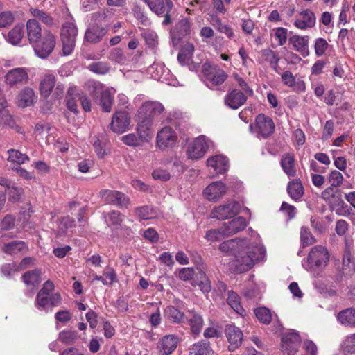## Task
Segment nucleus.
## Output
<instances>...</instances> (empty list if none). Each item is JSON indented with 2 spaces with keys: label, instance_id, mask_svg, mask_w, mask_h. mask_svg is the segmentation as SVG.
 Wrapping results in <instances>:
<instances>
[{
  "label": "nucleus",
  "instance_id": "obj_15",
  "mask_svg": "<svg viewBox=\"0 0 355 355\" xmlns=\"http://www.w3.org/2000/svg\"><path fill=\"white\" fill-rule=\"evenodd\" d=\"M227 187L220 181L214 182L209 184L203 191L206 199L211 202L219 200L226 193Z\"/></svg>",
  "mask_w": 355,
  "mask_h": 355
},
{
  "label": "nucleus",
  "instance_id": "obj_46",
  "mask_svg": "<svg viewBox=\"0 0 355 355\" xmlns=\"http://www.w3.org/2000/svg\"><path fill=\"white\" fill-rule=\"evenodd\" d=\"M212 349L208 341H200L194 344L191 349V354L193 355H211Z\"/></svg>",
  "mask_w": 355,
  "mask_h": 355
},
{
  "label": "nucleus",
  "instance_id": "obj_2",
  "mask_svg": "<svg viewBox=\"0 0 355 355\" xmlns=\"http://www.w3.org/2000/svg\"><path fill=\"white\" fill-rule=\"evenodd\" d=\"M202 73L205 85L211 89L220 86L227 78V74L223 69L209 63L203 64Z\"/></svg>",
  "mask_w": 355,
  "mask_h": 355
},
{
  "label": "nucleus",
  "instance_id": "obj_54",
  "mask_svg": "<svg viewBox=\"0 0 355 355\" xmlns=\"http://www.w3.org/2000/svg\"><path fill=\"white\" fill-rule=\"evenodd\" d=\"M197 278L199 280L198 284L200 290L204 293H208L211 289V282L207 277L205 272L202 270H200L197 275Z\"/></svg>",
  "mask_w": 355,
  "mask_h": 355
},
{
  "label": "nucleus",
  "instance_id": "obj_31",
  "mask_svg": "<svg viewBox=\"0 0 355 355\" xmlns=\"http://www.w3.org/2000/svg\"><path fill=\"white\" fill-rule=\"evenodd\" d=\"M115 93L116 91L113 88H107L99 95V104L103 112L111 111Z\"/></svg>",
  "mask_w": 355,
  "mask_h": 355
},
{
  "label": "nucleus",
  "instance_id": "obj_62",
  "mask_svg": "<svg viewBox=\"0 0 355 355\" xmlns=\"http://www.w3.org/2000/svg\"><path fill=\"white\" fill-rule=\"evenodd\" d=\"M151 69H155L157 71V74L153 75L155 79L161 82L168 80L166 76L168 75V71L165 70L162 66L158 64L153 65L151 67Z\"/></svg>",
  "mask_w": 355,
  "mask_h": 355
},
{
  "label": "nucleus",
  "instance_id": "obj_1",
  "mask_svg": "<svg viewBox=\"0 0 355 355\" xmlns=\"http://www.w3.org/2000/svg\"><path fill=\"white\" fill-rule=\"evenodd\" d=\"M219 250L233 257L230 262V268L239 273L249 270L266 255V249L262 245L247 239L225 241L220 244Z\"/></svg>",
  "mask_w": 355,
  "mask_h": 355
},
{
  "label": "nucleus",
  "instance_id": "obj_40",
  "mask_svg": "<svg viewBox=\"0 0 355 355\" xmlns=\"http://www.w3.org/2000/svg\"><path fill=\"white\" fill-rule=\"evenodd\" d=\"M228 305L238 314L243 315L245 313L244 309L241 304V299L239 295L233 291H228L227 297Z\"/></svg>",
  "mask_w": 355,
  "mask_h": 355
},
{
  "label": "nucleus",
  "instance_id": "obj_44",
  "mask_svg": "<svg viewBox=\"0 0 355 355\" xmlns=\"http://www.w3.org/2000/svg\"><path fill=\"white\" fill-rule=\"evenodd\" d=\"M8 161L12 163L17 164L19 165L23 164L30 159L29 157L26 154L21 153L17 149L8 150Z\"/></svg>",
  "mask_w": 355,
  "mask_h": 355
},
{
  "label": "nucleus",
  "instance_id": "obj_14",
  "mask_svg": "<svg viewBox=\"0 0 355 355\" xmlns=\"http://www.w3.org/2000/svg\"><path fill=\"white\" fill-rule=\"evenodd\" d=\"M130 122V116L128 112L118 111L112 116L110 128L114 132L123 133L128 129Z\"/></svg>",
  "mask_w": 355,
  "mask_h": 355
},
{
  "label": "nucleus",
  "instance_id": "obj_12",
  "mask_svg": "<svg viewBox=\"0 0 355 355\" xmlns=\"http://www.w3.org/2000/svg\"><path fill=\"white\" fill-rule=\"evenodd\" d=\"M164 110V105L159 101H146L144 103L137 111V118H150L153 122L155 117L162 114Z\"/></svg>",
  "mask_w": 355,
  "mask_h": 355
},
{
  "label": "nucleus",
  "instance_id": "obj_23",
  "mask_svg": "<svg viewBox=\"0 0 355 355\" xmlns=\"http://www.w3.org/2000/svg\"><path fill=\"white\" fill-rule=\"evenodd\" d=\"M309 37L307 35L301 36L295 35L289 37L288 42L292 48L300 53L304 58L309 55Z\"/></svg>",
  "mask_w": 355,
  "mask_h": 355
},
{
  "label": "nucleus",
  "instance_id": "obj_10",
  "mask_svg": "<svg viewBox=\"0 0 355 355\" xmlns=\"http://www.w3.org/2000/svg\"><path fill=\"white\" fill-rule=\"evenodd\" d=\"M99 196L103 202L116 205L120 208L128 207L130 202L129 198L118 191L101 190L99 193Z\"/></svg>",
  "mask_w": 355,
  "mask_h": 355
},
{
  "label": "nucleus",
  "instance_id": "obj_27",
  "mask_svg": "<svg viewBox=\"0 0 355 355\" xmlns=\"http://www.w3.org/2000/svg\"><path fill=\"white\" fill-rule=\"evenodd\" d=\"M4 37L7 42L13 46L21 45L24 37V25L17 24L4 35Z\"/></svg>",
  "mask_w": 355,
  "mask_h": 355
},
{
  "label": "nucleus",
  "instance_id": "obj_7",
  "mask_svg": "<svg viewBox=\"0 0 355 355\" xmlns=\"http://www.w3.org/2000/svg\"><path fill=\"white\" fill-rule=\"evenodd\" d=\"M55 37L50 31H46L42 38L37 43L33 44L35 54L40 58H46L55 46Z\"/></svg>",
  "mask_w": 355,
  "mask_h": 355
},
{
  "label": "nucleus",
  "instance_id": "obj_18",
  "mask_svg": "<svg viewBox=\"0 0 355 355\" xmlns=\"http://www.w3.org/2000/svg\"><path fill=\"white\" fill-rule=\"evenodd\" d=\"M5 79L6 83L10 86L25 83L28 80V71L23 67L15 68L8 71Z\"/></svg>",
  "mask_w": 355,
  "mask_h": 355
},
{
  "label": "nucleus",
  "instance_id": "obj_4",
  "mask_svg": "<svg viewBox=\"0 0 355 355\" xmlns=\"http://www.w3.org/2000/svg\"><path fill=\"white\" fill-rule=\"evenodd\" d=\"M329 260L327 249L322 245L313 247L307 257L308 266L310 271L324 268Z\"/></svg>",
  "mask_w": 355,
  "mask_h": 355
},
{
  "label": "nucleus",
  "instance_id": "obj_21",
  "mask_svg": "<svg viewBox=\"0 0 355 355\" xmlns=\"http://www.w3.org/2000/svg\"><path fill=\"white\" fill-rule=\"evenodd\" d=\"M225 335L230 343L228 347L230 351H234L241 345L243 333L239 328L233 324H229L225 328Z\"/></svg>",
  "mask_w": 355,
  "mask_h": 355
},
{
  "label": "nucleus",
  "instance_id": "obj_16",
  "mask_svg": "<svg viewBox=\"0 0 355 355\" xmlns=\"http://www.w3.org/2000/svg\"><path fill=\"white\" fill-rule=\"evenodd\" d=\"M37 101V95L30 87H24L18 93L16 104L19 107L33 106Z\"/></svg>",
  "mask_w": 355,
  "mask_h": 355
},
{
  "label": "nucleus",
  "instance_id": "obj_45",
  "mask_svg": "<svg viewBox=\"0 0 355 355\" xmlns=\"http://www.w3.org/2000/svg\"><path fill=\"white\" fill-rule=\"evenodd\" d=\"M85 87L87 92L94 98L98 97L105 89V86L100 83L94 80H89L85 83Z\"/></svg>",
  "mask_w": 355,
  "mask_h": 355
},
{
  "label": "nucleus",
  "instance_id": "obj_29",
  "mask_svg": "<svg viewBox=\"0 0 355 355\" xmlns=\"http://www.w3.org/2000/svg\"><path fill=\"white\" fill-rule=\"evenodd\" d=\"M178 338L174 335H166L158 343V347L162 355H169L177 347Z\"/></svg>",
  "mask_w": 355,
  "mask_h": 355
},
{
  "label": "nucleus",
  "instance_id": "obj_59",
  "mask_svg": "<svg viewBox=\"0 0 355 355\" xmlns=\"http://www.w3.org/2000/svg\"><path fill=\"white\" fill-rule=\"evenodd\" d=\"M329 44L324 38H317L315 41L314 49L317 56H322L327 50Z\"/></svg>",
  "mask_w": 355,
  "mask_h": 355
},
{
  "label": "nucleus",
  "instance_id": "obj_42",
  "mask_svg": "<svg viewBox=\"0 0 355 355\" xmlns=\"http://www.w3.org/2000/svg\"><path fill=\"white\" fill-rule=\"evenodd\" d=\"M287 191L292 199L297 200L302 196L304 188L300 182L293 181L288 183Z\"/></svg>",
  "mask_w": 355,
  "mask_h": 355
},
{
  "label": "nucleus",
  "instance_id": "obj_60",
  "mask_svg": "<svg viewBox=\"0 0 355 355\" xmlns=\"http://www.w3.org/2000/svg\"><path fill=\"white\" fill-rule=\"evenodd\" d=\"M7 192L9 200L15 202L20 199L22 195V189L16 186L8 187Z\"/></svg>",
  "mask_w": 355,
  "mask_h": 355
},
{
  "label": "nucleus",
  "instance_id": "obj_58",
  "mask_svg": "<svg viewBox=\"0 0 355 355\" xmlns=\"http://www.w3.org/2000/svg\"><path fill=\"white\" fill-rule=\"evenodd\" d=\"M342 348L347 353L355 352V334H350L345 338L343 342Z\"/></svg>",
  "mask_w": 355,
  "mask_h": 355
},
{
  "label": "nucleus",
  "instance_id": "obj_17",
  "mask_svg": "<svg viewBox=\"0 0 355 355\" xmlns=\"http://www.w3.org/2000/svg\"><path fill=\"white\" fill-rule=\"evenodd\" d=\"M138 124L137 125V132L139 138L142 141H150L153 136L154 122L150 118H137Z\"/></svg>",
  "mask_w": 355,
  "mask_h": 355
},
{
  "label": "nucleus",
  "instance_id": "obj_30",
  "mask_svg": "<svg viewBox=\"0 0 355 355\" xmlns=\"http://www.w3.org/2000/svg\"><path fill=\"white\" fill-rule=\"evenodd\" d=\"M55 76L51 73H46L40 83V92L42 96L47 98L50 96L55 85Z\"/></svg>",
  "mask_w": 355,
  "mask_h": 355
},
{
  "label": "nucleus",
  "instance_id": "obj_49",
  "mask_svg": "<svg viewBox=\"0 0 355 355\" xmlns=\"http://www.w3.org/2000/svg\"><path fill=\"white\" fill-rule=\"evenodd\" d=\"M22 279L26 285L37 286L40 282V272L37 270L28 271L22 276Z\"/></svg>",
  "mask_w": 355,
  "mask_h": 355
},
{
  "label": "nucleus",
  "instance_id": "obj_28",
  "mask_svg": "<svg viewBox=\"0 0 355 355\" xmlns=\"http://www.w3.org/2000/svg\"><path fill=\"white\" fill-rule=\"evenodd\" d=\"M247 225V222L243 217H237L228 223H225L223 225L224 228L225 234L227 236L236 234L245 229Z\"/></svg>",
  "mask_w": 355,
  "mask_h": 355
},
{
  "label": "nucleus",
  "instance_id": "obj_33",
  "mask_svg": "<svg viewBox=\"0 0 355 355\" xmlns=\"http://www.w3.org/2000/svg\"><path fill=\"white\" fill-rule=\"evenodd\" d=\"M106 29L98 26H92L88 28L85 34V39L91 43H97L106 34Z\"/></svg>",
  "mask_w": 355,
  "mask_h": 355
},
{
  "label": "nucleus",
  "instance_id": "obj_34",
  "mask_svg": "<svg viewBox=\"0 0 355 355\" xmlns=\"http://www.w3.org/2000/svg\"><path fill=\"white\" fill-rule=\"evenodd\" d=\"M30 15L33 17L32 19L40 21L42 23L48 26H51L54 24V19L50 14L40 10L35 7H31L28 10Z\"/></svg>",
  "mask_w": 355,
  "mask_h": 355
},
{
  "label": "nucleus",
  "instance_id": "obj_51",
  "mask_svg": "<svg viewBox=\"0 0 355 355\" xmlns=\"http://www.w3.org/2000/svg\"><path fill=\"white\" fill-rule=\"evenodd\" d=\"M300 240L303 247L313 244L316 240L306 227H302L300 231Z\"/></svg>",
  "mask_w": 355,
  "mask_h": 355
},
{
  "label": "nucleus",
  "instance_id": "obj_20",
  "mask_svg": "<svg viewBox=\"0 0 355 355\" xmlns=\"http://www.w3.org/2000/svg\"><path fill=\"white\" fill-rule=\"evenodd\" d=\"M191 31V25L188 19L180 20L171 32V37L174 46L178 45L180 40L187 36Z\"/></svg>",
  "mask_w": 355,
  "mask_h": 355
},
{
  "label": "nucleus",
  "instance_id": "obj_64",
  "mask_svg": "<svg viewBox=\"0 0 355 355\" xmlns=\"http://www.w3.org/2000/svg\"><path fill=\"white\" fill-rule=\"evenodd\" d=\"M281 78L284 85L288 87H294L295 85V78L289 71L283 72L281 75Z\"/></svg>",
  "mask_w": 355,
  "mask_h": 355
},
{
  "label": "nucleus",
  "instance_id": "obj_8",
  "mask_svg": "<svg viewBox=\"0 0 355 355\" xmlns=\"http://www.w3.org/2000/svg\"><path fill=\"white\" fill-rule=\"evenodd\" d=\"M241 205L235 201H230L226 204L215 207L210 216L218 220H225L237 215L240 212Z\"/></svg>",
  "mask_w": 355,
  "mask_h": 355
},
{
  "label": "nucleus",
  "instance_id": "obj_39",
  "mask_svg": "<svg viewBox=\"0 0 355 355\" xmlns=\"http://www.w3.org/2000/svg\"><path fill=\"white\" fill-rule=\"evenodd\" d=\"M164 316L166 319L174 323H182L185 320L184 313L179 311L173 306H168L164 311Z\"/></svg>",
  "mask_w": 355,
  "mask_h": 355
},
{
  "label": "nucleus",
  "instance_id": "obj_57",
  "mask_svg": "<svg viewBox=\"0 0 355 355\" xmlns=\"http://www.w3.org/2000/svg\"><path fill=\"white\" fill-rule=\"evenodd\" d=\"M287 32V29L282 27H279L273 30L272 36L279 46H283L286 44L288 37Z\"/></svg>",
  "mask_w": 355,
  "mask_h": 355
},
{
  "label": "nucleus",
  "instance_id": "obj_26",
  "mask_svg": "<svg viewBox=\"0 0 355 355\" xmlns=\"http://www.w3.org/2000/svg\"><path fill=\"white\" fill-rule=\"evenodd\" d=\"M247 100L245 95L236 89H233L225 97V104L229 107L236 110L243 105Z\"/></svg>",
  "mask_w": 355,
  "mask_h": 355
},
{
  "label": "nucleus",
  "instance_id": "obj_56",
  "mask_svg": "<svg viewBox=\"0 0 355 355\" xmlns=\"http://www.w3.org/2000/svg\"><path fill=\"white\" fill-rule=\"evenodd\" d=\"M15 17L12 12L10 10L0 12V28H6L10 26L15 21Z\"/></svg>",
  "mask_w": 355,
  "mask_h": 355
},
{
  "label": "nucleus",
  "instance_id": "obj_3",
  "mask_svg": "<svg viewBox=\"0 0 355 355\" xmlns=\"http://www.w3.org/2000/svg\"><path fill=\"white\" fill-rule=\"evenodd\" d=\"M78 28L73 21L63 24L60 37L62 43V51L64 55H70L75 47Z\"/></svg>",
  "mask_w": 355,
  "mask_h": 355
},
{
  "label": "nucleus",
  "instance_id": "obj_35",
  "mask_svg": "<svg viewBox=\"0 0 355 355\" xmlns=\"http://www.w3.org/2000/svg\"><path fill=\"white\" fill-rule=\"evenodd\" d=\"M338 321L345 327H355V309H346L337 315Z\"/></svg>",
  "mask_w": 355,
  "mask_h": 355
},
{
  "label": "nucleus",
  "instance_id": "obj_50",
  "mask_svg": "<svg viewBox=\"0 0 355 355\" xmlns=\"http://www.w3.org/2000/svg\"><path fill=\"white\" fill-rule=\"evenodd\" d=\"M109 64L105 62H92L88 66L89 71L99 75H104L110 70Z\"/></svg>",
  "mask_w": 355,
  "mask_h": 355
},
{
  "label": "nucleus",
  "instance_id": "obj_63",
  "mask_svg": "<svg viewBox=\"0 0 355 355\" xmlns=\"http://www.w3.org/2000/svg\"><path fill=\"white\" fill-rule=\"evenodd\" d=\"M343 180V175L338 171L334 170L329 174V182L334 187L340 186L342 184Z\"/></svg>",
  "mask_w": 355,
  "mask_h": 355
},
{
  "label": "nucleus",
  "instance_id": "obj_43",
  "mask_svg": "<svg viewBox=\"0 0 355 355\" xmlns=\"http://www.w3.org/2000/svg\"><path fill=\"white\" fill-rule=\"evenodd\" d=\"M211 24L218 32L225 34L229 39L233 40L234 38L235 34L232 27L223 24L219 18H212Z\"/></svg>",
  "mask_w": 355,
  "mask_h": 355
},
{
  "label": "nucleus",
  "instance_id": "obj_22",
  "mask_svg": "<svg viewBox=\"0 0 355 355\" xmlns=\"http://www.w3.org/2000/svg\"><path fill=\"white\" fill-rule=\"evenodd\" d=\"M207 166L214 173L223 174L228 170V159L223 155H214L207 159Z\"/></svg>",
  "mask_w": 355,
  "mask_h": 355
},
{
  "label": "nucleus",
  "instance_id": "obj_48",
  "mask_svg": "<svg viewBox=\"0 0 355 355\" xmlns=\"http://www.w3.org/2000/svg\"><path fill=\"white\" fill-rule=\"evenodd\" d=\"M254 314L257 318L263 324H268L272 320V313L266 307H259L254 310Z\"/></svg>",
  "mask_w": 355,
  "mask_h": 355
},
{
  "label": "nucleus",
  "instance_id": "obj_24",
  "mask_svg": "<svg viewBox=\"0 0 355 355\" xmlns=\"http://www.w3.org/2000/svg\"><path fill=\"white\" fill-rule=\"evenodd\" d=\"M279 60L277 53L270 49H263L259 53V63L261 64H268L275 72H278Z\"/></svg>",
  "mask_w": 355,
  "mask_h": 355
},
{
  "label": "nucleus",
  "instance_id": "obj_36",
  "mask_svg": "<svg viewBox=\"0 0 355 355\" xmlns=\"http://www.w3.org/2000/svg\"><path fill=\"white\" fill-rule=\"evenodd\" d=\"M280 164L284 172L289 178L295 175V159L293 155L288 153L282 155Z\"/></svg>",
  "mask_w": 355,
  "mask_h": 355
},
{
  "label": "nucleus",
  "instance_id": "obj_47",
  "mask_svg": "<svg viewBox=\"0 0 355 355\" xmlns=\"http://www.w3.org/2000/svg\"><path fill=\"white\" fill-rule=\"evenodd\" d=\"M75 226V220L70 216L63 217L58 225V232L60 234H67L71 232V229Z\"/></svg>",
  "mask_w": 355,
  "mask_h": 355
},
{
  "label": "nucleus",
  "instance_id": "obj_38",
  "mask_svg": "<svg viewBox=\"0 0 355 355\" xmlns=\"http://www.w3.org/2000/svg\"><path fill=\"white\" fill-rule=\"evenodd\" d=\"M28 247L26 244L22 241H13L12 242L5 244L3 247V250L5 253L8 254H17L20 252H26Z\"/></svg>",
  "mask_w": 355,
  "mask_h": 355
},
{
  "label": "nucleus",
  "instance_id": "obj_52",
  "mask_svg": "<svg viewBox=\"0 0 355 355\" xmlns=\"http://www.w3.org/2000/svg\"><path fill=\"white\" fill-rule=\"evenodd\" d=\"M225 236H227L225 234L224 228L222 226L220 230L213 229L207 231L205 234V239L211 242H216L224 239Z\"/></svg>",
  "mask_w": 355,
  "mask_h": 355
},
{
  "label": "nucleus",
  "instance_id": "obj_19",
  "mask_svg": "<svg viewBox=\"0 0 355 355\" xmlns=\"http://www.w3.org/2000/svg\"><path fill=\"white\" fill-rule=\"evenodd\" d=\"M315 14L309 9L302 10L294 21V26L301 30L312 28L315 24Z\"/></svg>",
  "mask_w": 355,
  "mask_h": 355
},
{
  "label": "nucleus",
  "instance_id": "obj_32",
  "mask_svg": "<svg viewBox=\"0 0 355 355\" xmlns=\"http://www.w3.org/2000/svg\"><path fill=\"white\" fill-rule=\"evenodd\" d=\"M135 213L141 220H150L157 218L161 213L157 208L148 205H144L135 208Z\"/></svg>",
  "mask_w": 355,
  "mask_h": 355
},
{
  "label": "nucleus",
  "instance_id": "obj_37",
  "mask_svg": "<svg viewBox=\"0 0 355 355\" xmlns=\"http://www.w3.org/2000/svg\"><path fill=\"white\" fill-rule=\"evenodd\" d=\"M79 98L80 95L76 87H71L68 89L66 96V105L70 111L74 113L78 112L77 102L80 101Z\"/></svg>",
  "mask_w": 355,
  "mask_h": 355
},
{
  "label": "nucleus",
  "instance_id": "obj_41",
  "mask_svg": "<svg viewBox=\"0 0 355 355\" xmlns=\"http://www.w3.org/2000/svg\"><path fill=\"white\" fill-rule=\"evenodd\" d=\"M192 315L188 320L189 325L190 326L191 331L193 334L198 335L202 330L203 326V320L202 316L196 313L195 311L190 312Z\"/></svg>",
  "mask_w": 355,
  "mask_h": 355
},
{
  "label": "nucleus",
  "instance_id": "obj_13",
  "mask_svg": "<svg viewBox=\"0 0 355 355\" xmlns=\"http://www.w3.org/2000/svg\"><path fill=\"white\" fill-rule=\"evenodd\" d=\"M300 341L298 332L292 330L286 333L282 339V350L284 355L295 354L298 349Z\"/></svg>",
  "mask_w": 355,
  "mask_h": 355
},
{
  "label": "nucleus",
  "instance_id": "obj_6",
  "mask_svg": "<svg viewBox=\"0 0 355 355\" xmlns=\"http://www.w3.org/2000/svg\"><path fill=\"white\" fill-rule=\"evenodd\" d=\"M211 141L205 135L196 137L188 145L187 155L189 159H198L204 157Z\"/></svg>",
  "mask_w": 355,
  "mask_h": 355
},
{
  "label": "nucleus",
  "instance_id": "obj_25",
  "mask_svg": "<svg viewBox=\"0 0 355 355\" xmlns=\"http://www.w3.org/2000/svg\"><path fill=\"white\" fill-rule=\"evenodd\" d=\"M26 35L30 44H35L42 36V28L38 21L29 19L26 23Z\"/></svg>",
  "mask_w": 355,
  "mask_h": 355
},
{
  "label": "nucleus",
  "instance_id": "obj_5",
  "mask_svg": "<svg viewBox=\"0 0 355 355\" xmlns=\"http://www.w3.org/2000/svg\"><path fill=\"white\" fill-rule=\"evenodd\" d=\"M150 10L157 16L164 17L162 25L166 26L171 23V12L173 8L171 0H143Z\"/></svg>",
  "mask_w": 355,
  "mask_h": 355
},
{
  "label": "nucleus",
  "instance_id": "obj_61",
  "mask_svg": "<svg viewBox=\"0 0 355 355\" xmlns=\"http://www.w3.org/2000/svg\"><path fill=\"white\" fill-rule=\"evenodd\" d=\"M14 122L12 116L7 110H0V127H12Z\"/></svg>",
  "mask_w": 355,
  "mask_h": 355
},
{
  "label": "nucleus",
  "instance_id": "obj_53",
  "mask_svg": "<svg viewBox=\"0 0 355 355\" xmlns=\"http://www.w3.org/2000/svg\"><path fill=\"white\" fill-rule=\"evenodd\" d=\"M78 337V332L73 330H64L59 334V339L69 345L73 344Z\"/></svg>",
  "mask_w": 355,
  "mask_h": 355
},
{
  "label": "nucleus",
  "instance_id": "obj_55",
  "mask_svg": "<svg viewBox=\"0 0 355 355\" xmlns=\"http://www.w3.org/2000/svg\"><path fill=\"white\" fill-rule=\"evenodd\" d=\"M35 306L40 311H47L51 308L49 295L37 293L35 302Z\"/></svg>",
  "mask_w": 355,
  "mask_h": 355
},
{
  "label": "nucleus",
  "instance_id": "obj_9",
  "mask_svg": "<svg viewBox=\"0 0 355 355\" xmlns=\"http://www.w3.org/2000/svg\"><path fill=\"white\" fill-rule=\"evenodd\" d=\"M275 125L273 120L263 114L257 116L254 122V132L259 137L264 139L270 136L275 132Z\"/></svg>",
  "mask_w": 355,
  "mask_h": 355
},
{
  "label": "nucleus",
  "instance_id": "obj_11",
  "mask_svg": "<svg viewBox=\"0 0 355 355\" xmlns=\"http://www.w3.org/2000/svg\"><path fill=\"white\" fill-rule=\"evenodd\" d=\"M178 140L175 131L170 126H165L157 134L156 142L157 147L161 150L173 146Z\"/></svg>",
  "mask_w": 355,
  "mask_h": 355
}]
</instances>
